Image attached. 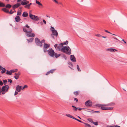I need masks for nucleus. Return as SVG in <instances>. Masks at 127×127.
Wrapping results in <instances>:
<instances>
[{"label":"nucleus","instance_id":"obj_1","mask_svg":"<svg viewBox=\"0 0 127 127\" xmlns=\"http://www.w3.org/2000/svg\"><path fill=\"white\" fill-rule=\"evenodd\" d=\"M23 28L24 32L27 33L26 34L27 36L34 37L35 36V34L34 33H31L32 32V30L31 29H30L29 30H27L25 29V27H23Z\"/></svg>","mask_w":127,"mask_h":127},{"label":"nucleus","instance_id":"obj_2","mask_svg":"<svg viewBox=\"0 0 127 127\" xmlns=\"http://www.w3.org/2000/svg\"><path fill=\"white\" fill-rule=\"evenodd\" d=\"M95 106L98 107H100V109L102 110H112L113 109V107H107L106 104H97Z\"/></svg>","mask_w":127,"mask_h":127},{"label":"nucleus","instance_id":"obj_3","mask_svg":"<svg viewBox=\"0 0 127 127\" xmlns=\"http://www.w3.org/2000/svg\"><path fill=\"white\" fill-rule=\"evenodd\" d=\"M62 52L66 54L70 55L71 54V50L70 48L68 46L66 45L64 47Z\"/></svg>","mask_w":127,"mask_h":127},{"label":"nucleus","instance_id":"obj_4","mask_svg":"<svg viewBox=\"0 0 127 127\" xmlns=\"http://www.w3.org/2000/svg\"><path fill=\"white\" fill-rule=\"evenodd\" d=\"M54 47L56 49L59 51H61L62 52L63 50L64 47L63 45L61 43L59 44L58 46L57 44H55L54 45Z\"/></svg>","mask_w":127,"mask_h":127},{"label":"nucleus","instance_id":"obj_5","mask_svg":"<svg viewBox=\"0 0 127 127\" xmlns=\"http://www.w3.org/2000/svg\"><path fill=\"white\" fill-rule=\"evenodd\" d=\"M9 87L8 85H5L3 86L2 88L1 92L3 94H4L5 93L8 91Z\"/></svg>","mask_w":127,"mask_h":127},{"label":"nucleus","instance_id":"obj_6","mask_svg":"<svg viewBox=\"0 0 127 127\" xmlns=\"http://www.w3.org/2000/svg\"><path fill=\"white\" fill-rule=\"evenodd\" d=\"M35 42L37 45L40 47H42V44L41 43L40 39L37 37H36L35 39Z\"/></svg>","mask_w":127,"mask_h":127},{"label":"nucleus","instance_id":"obj_7","mask_svg":"<svg viewBox=\"0 0 127 127\" xmlns=\"http://www.w3.org/2000/svg\"><path fill=\"white\" fill-rule=\"evenodd\" d=\"M29 16L31 19L33 20L37 21L39 20L38 17L33 15L31 13H29Z\"/></svg>","mask_w":127,"mask_h":127},{"label":"nucleus","instance_id":"obj_8","mask_svg":"<svg viewBox=\"0 0 127 127\" xmlns=\"http://www.w3.org/2000/svg\"><path fill=\"white\" fill-rule=\"evenodd\" d=\"M48 53V54L51 57H53L54 56V54L55 52L51 48H49L48 50H47Z\"/></svg>","mask_w":127,"mask_h":127},{"label":"nucleus","instance_id":"obj_9","mask_svg":"<svg viewBox=\"0 0 127 127\" xmlns=\"http://www.w3.org/2000/svg\"><path fill=\"white\" fill-rule=\"evenodd\" d=\"M50 46V44H48L46 43H44L43 45V51L44 52L47 51V49L49 48Z\"/></svg>","mask_w":127,"mask_h":127},{"label":"nucleus","instance_id":"obj_10","mask_svg":"<svg viewBox=\"0 0 127 127\" xmlns=\"http://www.w3.org/2000/svg\"><path fill=\"white\" fill-rule=\"evenodd\" d=\"M85 104L87 106L91 107L92 105V102L90 100H89L85 102Z\"/></svg>","mask_w":127,"mask_h":127},{"label":"nucleus","instance_id":"obj_11","mask_svg":"<svg viewBox=\"0 0 127 127\" xmlns=\"http://www.w3.org/2000/svg\"><path fill=\"white\" fill-rule=\"evenodd\" d=\"M29 3V1L26 0H23L21 2V4L22 5H26Z\"/></svg>","mask_w":127,"mask_h":127},{"label":"nucleus","instance_id":"obj_12","mask_svg":"<svg viewBox=\"0 0 127 127\" xmlns=\"http://www.w3.org/2000/svg\"><path fill=\"white\" fill-rule=\"evenodd\" d=\"M21 5V4L19 3H17L16 4L12 6L13 9L15 10V9Z\"/></svg>","mask_w":127,"mask_h":127},{"label":"nucleus","instance_id":"obj_13","mask_svg":"<svg viewBox=\"0 0 127 127\" xmlns=\"http://www.w3.org/2000/svg\"><path fill=\"white\" fill-rule=\"evenodd\" d=\"M70 58L71 60L73 62H75L76 61V59L74 55H71L70 56Z\"/></svg>","mask_w":127,"mask_h":127},{"label":"nucleus","instance_id":"obj_14","mask_svg":"<svg viewBox=\"0 0 127 127\" xmlns=\"http://www.w3.org/2000/svg\"><path fill=\"white\" fill-rule=\"evenodd\" d=\"M22 89V87L19 85H17L16 88V90L18 92H20Z\"/></svg>","mask_w":127,"mask_h":127},{"label":"nucleus","instance_id":"obj_15","mask_svg":"<svg viewBox=\"0 0 127 127\" xmlns=\"http://www.w3.org/2000/svg\"><path fill=\"white\" fill-rule=\"evenodd\" d=\"M52 32L53 33V34H54L55 35L56 37L58 36V34L57 31L56 30H52Z\"/></svg>","mask_w":127,"mask_h":127},{"label":"nucleus","instance_id":"obj_16","mask_svg":"<svg viewBox=\"0 0 127 127\" xmlns=\"http://www.w3.org/2000/svg\"><path fill=\"white\" fill-rule=\"evenodd\" d=\"M15 20L16 22H18L20 21L21 19L19 16L17 15L15 18Z\"/></svg>","mask_w":127,"mask_h":127},{"label":"nucleus","instance_id":"obj_17","mask_svg":"<svg viewBox=\"0 0 127 127\" xmlns=\"http://www.w3.org/2000/svg\"><path fill=\"white\" fill-rule=\"evenodd\" d=\"M108 51H110L111 52H114L115 51H117V50L116 49L113 48H110L107 49Z\"/></svg>","mask_w":127,"mask_h":127},{"label":"nucleus","instance_id":"obj_18","mask_svg":"<svg viewBox=\"0 0 127 127\" xmlns=\"http://www.w3.org/2000/svg\"><path fill=\"white\" fill-rule=\"evenodd\" d=\"M22 15L23 17H26L28 16V14L27 12H24L23 13Z\"/></svg>","mask_w":127,"mask_h":127},{"label":"nucleus","instance_id":"obj_19","mask_svg":"<svg viewBox=\"0 0 127 127\" xmlns=\"http://www.w3.org/2000/svg\"><path fill=\"white\" fill-rule=\"evenodd\" d=\"M1 10L3 11L4 12L6 13H8L9 12V10L8 9H7L6 8H2Z\"/></svg>","mask_w":127,"mask_h":127},{"label":"nucleus","instance_id":"obj_20","mask_svg":"<svg viewBox=\"0 0 127 127\" xmlns=\"http://www.w3.org/2000/svg\"><path fill=\"white\" fill-rule=\"evenodd\" d=\"M36 3L38 4L39 6H41L42 7H41L40 6H39V7L41 8H42V4L40 3L39 1H38L36 0Z\"/></svg>","mask_w":127,"mask_h":127},{"label":"nucleus","instance_id":"obj_21","mask_svg":"<svg viewBox=\"0 0 127 127\" xmlns=\"http://www.w3.org/2000/svg\"><path fill=\"white\" fill-rule=\"evenodd\" d=\"M71 107H73V110L74 112H76L78 110V108H77L76 106L72 105Z\"/></svg>","mask_w":127,"mask_h":127},{"label":"nucleus","instance_id":"obj_22","mask_svg":"<svg viewBox=\"0 0 127 127\" xmlns=\"http://www.w3.org/2000/svg\"><path fill=\"white\" fill-rule=\"evenodd\" d=\"M6 8L10 9L12 7V5L9 4H8L6 5L5 6Z\"/></svg>","mask_w":127,"mask_h":127},{"label":"nucleus","instance_id":"obj_23","mask_svg":"<svg viewBox=\"0 0 127 127\" xmlns=\"http://www.w3.org/2000/svg\"><path fill=\"white\" fill-rule=\"evenodd\" d=\"M60 54H58L57 53H55V54H54V56L56 58H57L59 57H60L61 55Z\"/></svg>","mask_w":127,"mask_h":127},{"label":"nucleus","instance_id":"obj_24","mask_svg":"<svg viewBox=\"0 0 127 127\" xmlns=\"http://www.w3.org/2000/svg\"><path fill=\"white\" fill-rule=\"evenodd\" d=\"M34 39V38L33 37L29 39H27L28 43L32 42Z\"/></svg>","mask_w":127,"mask_h":127},{"label":"nucleus","instance_id":"obj_25","mask_svg":"<svg viewBox=\"0 0 127 127\" xmlns=\"http://www.w3.org/2000/svg\"><path fill=\"white\" fill-rule=\"evenodd\" d=\"M115 104V103H110L109 104H106V106H107H107H111L112 105H114Z\"/></svg>","mask_w":127,"mask_h":127},{"label":"nucleus","instance_id":"obj_26","mask_svg":"<svg viewBox=\"0 0 127 127\" xmlns=\"http://www.w3.org/2000/svg\"><path fill=\"white\" fill-rule=\"evenodd\" d=\"M5 6V4L1 2H0V7H4Z\"/></svg>","mask_w":127,"mask_h":127},{"label":"nucleus","instance_id":"obj_27","mask_svg":"<svg viewBox=\"0 0 127 127\" xmlns=\"http://www.w3.org/2000/svg\"><path fill=\"white\" fill-rule=\"evenodd\" d=\"M1 70V74L4 73L6 71V69L5 68H3Z\"/></svg>","mask_w":127,"mask_h":127},{"label":"nucleus","instance_id":"obj_28","mask_svg":"<svg viewBox=\"0 0 127 127\" xmlns=\"http://www.w3.org/2000/svg\"><path fill=\"white\" fill-rule=\"evenodd\" d=\"M79 91H77L74 92L73 93L74 95H79Z\"/></svg>","mask_w":127,"mask_h":127},{"label":"nucleus","instance_id":"obj_29","mask_svg":"<svg viewBox=\"0 0 127 127\" xmlns=\"http://www.w3.org/2000/svg\"><path fill=\"white\" fill-rule=\"evenodd\" d=\"M6 74L7 75H11L12 74L10 70L9 71L8 70H7L6 71Z\"/></svg>","mask_w":127,"mask_h":127},{"label":"nucleus","instance_id":"obj_30","mask_svg":"<svg viewBox=\"0 0 127 127\" xmlns=\"http://www.w3.org/2000/svg\"><path fill=\"white\" fill-rule=\"evenodd\" d=\"M23 27H25V29H26L27 30H29L30 29H31L30 28L28 24H26L25 26H24Z\"/></svg>","mask_w":127,"mask_h":127},{"label":"nucleus","instance_id":"obj_31","mask_svg":"<svg viewBox=\"0 0 127 127\" xmlns=\"http://www.w3.org/2000/svg\"><path fill=\"white\" fill-rule=\"evenodd\" d=\"M56 70V69H53L51 70L50 71H49V72L50 73L52 74Z\"/></svg>","mask_w":127,"mask_h":127},{"label":"nucleus","instance_id":"obj_32","mask_svg":"<svg viewBox=\"0 0 127 127\" xmlns=\"http://www.w3.org/2000/svg\"><path fill=\"white\" fill-rule=\"evenodd\" d=\"M68 41L66 40L63 43H61L63 45H67L68 44Z\"/></svg>","mask_w":127,"mask_h":127},{"label":"nucleus","instance_id":"obj_33","mask_svg":"<svg viewBox=\"0 0 127 127\" xmlns=\"http://www.w3.org/2000/svg\"><path fill=\"white\" fill-rule=\"evenodd\" d=\"M24 7H25V8H27L28 9H29L30 8V6H29V5L28 4H27L26 5L24 6Z\"/></svg>","mask_w":127,"mask_h":127},{"label":"nucleus","instance_id":"obj_34","mask_svg":"<svg viewBox=\"0 0 127 127\" xmlns=\"http://www.w3.org/2000/svg\"><path fill=\"white\" fill-rule=\"evenodd\" d=\"M21 74V73L19 71L17 73H15V75L16 76H18L19 77V76Z\"/></svg>","mask_w":127,"mask_h":127},{"label":"nucleus","instance_id":"obj_35","mask_svg":"<svg viewBox=\"0 0 127 127\" xmlns=\"http://www.w3.org/2000/svg\"><path fill=\"white\" fill-rule=\"evenodd\" d=\"M84 124L85 125L86 127H91V126L90 124L86 123H85Z\"/></svg>","mask_w":127,"mask_h":127},{"label":"nucleus","instance_id":"obj_36","mask_svg":"<svg viewBox=\"0 0 127 127\" xmlns=\"http://www.w3.org/2000/svg\"><path fill=\"white\" fill-rule=\"evenodd\" d=\"M21 14V11L20 12L18 10L17 12V15H20Z\"/></svg>","mask_w":127,"mask_h":127},{"label":"nucleus","instance_id":"obj_37","mask_svg":"<svg viewBox=\"0 0 127 127\" xmlns=\"http://www.w3.org/2000/svg\"><path fill=\"white\" fill-rule=\"evenodd\" d=\"M68 64L69 65H70L72 67H73V64L72 62H69L68 63Z\"/></svg>","mask_w":127,"mask_h":127},{"label":"nucleus","instance_id":"obj_38","mask_svg":"<svg viewBox=\"0 0 127 127\" xmlns=\"http://www.w3.org/2000/svg\"><path fill=\"white\" fill-rule=\"evenodd\" d=\"M77 67L78 71H81V70L80 69L78 65H77Z\"/></svg>","mask_w":127,"mask_h":127},{"label":"nucleus","instance_id":"obj_39","mask_svg":"<svg viewBox=\"0 0 127 127\" xmlns=\"http://www.w3.org/2000/svg\"><path fill=\"white\" fill-rule=\"evenodd\" d=\"M63 57L64 58L65 60L67 59V57L64 54L63 55Z\"/></svg>","mask_w":127,"mask_h":127},{"label":"nucleus","instance_id":"obj_40","mask_svg":"<svg viewBox=\"0 0 127 127\" xmlns=\"http://www.w3.org/2000/svg\"><path fill=\"white\" fill-rule=\"evenodd\" d=\"M88 120L89 121L91 122L92 123H93V120L90 118L88 119Z\"/></svg>","mask_w":127,"mask_h":127},{"label":"nucleus","instance_id":"obj_41","mask_svg":"<svg viewBox=\"0 0 127 127\" xmlns=\"http://www.w3.org/2000/svg\"><path fill=\"white\" fill-rule=\"evenodd\" d=\"M88 112H89L93 113H95L94 111H93L92 110H90L88 111H87Z\"/></svg>","mask_w":127,"mask_h":127},{"label":"nucleus","instance_id":"obj_42","mask_svg":"<svg viewBox=\"0 0 127 127\" xmlns=\"http://www.w3.org/2000/svg\"><path fill=\"white\" fill-rule=\"evenodd\" d=\"M3 81L4 85H5L6 84V83H7V81L6 80H3Z\"/></svg>","mask_w":127,"mask_h":127},{"label":"nucleus","instance_id":"obj_43","mask_svg":"<svg viewBox=\"0 0 127 127\" xmlns=\"http://www.w3.org/2000/svg\"><path fill=\"white\" fill-rule=\"evenodd\" d=\"M14 12L12 11V10L11 9V10L10 12L9 11V12H8V13L10 14H12Z\"/></svg>","mask_w":127,"mask_h":127},{"label":"nucleus","instance_id":"obj_44","mask_svg":"<svg viewBox=\"0 0 127 127\" xmlns=\"http://www.w3.org/2000/svg\"><path fill=\"white\" fill-rule=\"evenodd\" d=\"M93 123L96 125H98V123L97 122H93Z\"/></svg>","mask_w":127,"mask_h":127},{"label":"nucleus","instance_id":"obj_45","mask_svg":"<svg viewBox=\"0 0 127 127\" xmlns=\"http://www.w3.org/2000/svg\"><path fill=\"white\" fill-rule=\"evenodd\" d=\"M105 32H107V33H111V34H113V35H115V34H112L110 32H109L107 30H105Z\"/></svg>","mask_w":127,"mask_h":127},{"label":"nucleus","instance_id":"obj_46","mask_svg":"<svg viewBox=\"0 0 127 127\" xmlns=\"http://www.w3.org/2000/svg\"><path fill=\"white\" fill-rule=\"evenodd\" d=\"M95 35L96 36H97L99 37H100L102 36L101 35H100V34H95Z\"/></svg>","mask_w":127,"mask_h":127},{"label":"nucleus","instance_id":"obj_47","mask_svg":"<svg viewBox=\"0 0 127 127\" xmlns=\"http://www.w3.org/2000/svg\"><path fill=\"white\" fill-rule=\"evenodd\" d=\"M8 82H10V83H11L12 82V81L11 79H8Z\"/></svg>","mask_w":127,"mask_h":127},{"label":"nucleus","instance_id":"obj_48","mask_svg":"<svg viewBox=\"0 0 127 127\" xmlns=\"http://www.w3.org/2000/svg\"><path fill=\"white\" fill-rule=\"evenodd\" d=\"M14 77L16 79H18L19 77L18 76L15 75V76H14Z\"/></svg>","mask_w":127,"mask_h":127},{"label":"nucleus","instance_id":"obj_49","mask_svg":"<svg viewBox=\"0 0 127 127\" xmlns=\"http://www.w3.org/2000/svg\"><path fill=\"white\" fill-rule=\"evenodd\" d=\"M74 100L76 101V102L77 103V102L78 101V99H77V98H74Z\"/></svg>","mask_w":127,"mask_h":127},{"label":"nucleus","instance_id":"obj_50","mask_svg":"<svg viewBox=\"0 0 127 127\" xmlns=\"http://www.w3.org/2000/svg\"><path fill=\"white\" fill-rule=\"evenodd\" d=\"M54 35H55L54 34H53V33L51 34V36L54 39Z\"/></svg>","mask_w":127,"mask_h":127},{"label":"nucleus","instance_id":"obj_51","mask_svg":"<svg viewBox=\"0 0 127 127\" xmlns=\"http://www.w3.org/2000/svg\"><path fill=\"white\" fill-rule=\"evenodd\" d=\"M28 87V86L27 85H25L23 88V89L25 88H27V87Z\"/></svg>","mask_w":127,"mask_h":127},{"label":"nucleus","instance_id":"obj_52","mask_svg":"<svg viewBox=\"0 0 127 127\" xmlns=\"http://www.w3.org/2000/svg\"><path fill=\"white\" fill-rule=\"evenodd\" d=\"M3 85V83L1 81H0V85L2 86Z\"/></svg>","mask_w":127,"mask_h":127},{"label":"nucleus","instance_id":"obj_53","mask_svg":"<svg viewBox=\"0 0 127 127\" xmlns=\"http://www.w3.org/2000/svg\"><path fill=\"white\" fill-rule=\"evenodd\" d=\"M10 70L12 73L15 72V71H14V69L11 70Z\"/></svg>","mask_w":127,"mask_h":127},{"label":"nucleus","instance_id":"obj_54","mask_svg":"<svg viewBox=\"0 0 127 127\" xmlns=\"http://www.w3.org/2000/svg\"><path fill=\"white\" fill-rule=\"evenodd\" d=\"M84 109V108H78V110H79L80 111L82 110V109Z\"/></svg>","mask_w":127,"mask_h":127},{"label":"nucleus","instance_id":"obj_55","mask_svg":"<svg viewBox=\"0 0 127 127\" xmlns=\"http://www.w3.org/2000/svg\"><path fill=\"white\" fill-rule=\"evenodd\" d=\"M40 42H41V43H44L45 42V40L44 39H43L41 41H40Z\"/></svg>","mask_w":127,"mask_h":127},{"label":"nucleus","instance_id":"obj_56","mask_svg":"<svg viewBox=\"0 0 127 127\" xmlns=\"http://www.w3.org/2000/svg\"><path fill=\"white\" fill-rule=\"evenodd\" d=\"M71 115L70 114H66V116L68 117H70V116H71Z\"/></svg>","mask_w":127,"mask_h":127},{"label":"nucleus","instance_id":"obj_57","mask_svg":"<svg viewBox=\"0 0 127 127\" xmlns=\"http://www.w3.org/2000/svg\"><path fill=\"white\" fill-rule=\"evenodd\" d=\"M77 121H78V122H79L80 123H83V122L81 120H79L78 119H77Z\"/></svg>","mask_w":127,"mask_h":127},{"label":"nucleus","instance_id":"obj_58","mask_svg":"<svg viewBox=\"0 0 127 127\" xmlns=\"http://www.w3.org/2000/svg\"><path fill=\"white\" fill-rule=\"evenodd\" d=\"M50 74V73L48 71L47 72V73L45 75H49V74Z\"/></svg>","mask_w":127,"mask_h":127},{"label":"nucleus","instance_id":"obj_59","mask_svg":"<svg viewBox=\"0 0 127 127\" xmlns=\"http://www.w3.org/2000/svg\"><path fill=\"white\" fill-rule=\"evenodd\" d=\"M18 93L17 92L15 91L14 93V95H17L18 94Z\"/></svg>","mask_w":127,"mask_h":127},{"label":"nucleus","instance_id":"obj_60","mask_svg":"<svg viewBox=\"0 0 127 127\" xmlns=\"http://www.w3.org/2000/svg\"><path fill=\"white\" fill-rule=\"evenodd\" d=\"M43 21L44 24H46V22L45 20H43Z\"/></svg>","mask_w":127,"mask_h":127},{"label":"nucleus","instance_id":"obj_61","mask_svg":"<svg viewBox=\"0 0 127 127\" xmlns=\"http://www.w3.org/2000/svg\"><path fill=\"white\" fill-rule=\"evenodd\" d=\"M94 112H95H95H96V113H100V112L99 111H94Z\"/></svg>","mask_w":127,"mask_h":127},{"label":"nucleus","instance_id":"obj_62","mask_svg":"<svg viewBox=\"0 0 127 127\" xmlns=\"http://www.w3.org/2000/svg\"><path fill=\"white\" fill-rule=\"evenodd\" d=\"M72 119H74V120H77V119H76V118H75V117H73Z\"/></svg>","mask_w":127,"mask_h":127},{"label":"nucleus","instance_id":"obj_63","mask_svg":"<svg viewBox=\"0 0 127 127\" xmlns=\"http://www.w3.org/2000/svg\"><path fill=\"white\" fill-rule=\"evenodd\" d=\"M114 127H121L120 126L118 125H116L114 126Z\"/></svg>","mask_w":127,"mask_h":127},{"label":"nucleus","instance_id":"obj_64","mask_svg":"<svg viewBox=\"0 0 127 127\" xmlns=\"http://www.w3.org/2000/svg\"><path fill=\"white\" fill-rule=\"evenodd\" d=\"M54 1L56 3H58V1L56 0H54Z\"/></svg>","mask_w":127,"mask_h":127}]
</instances>
